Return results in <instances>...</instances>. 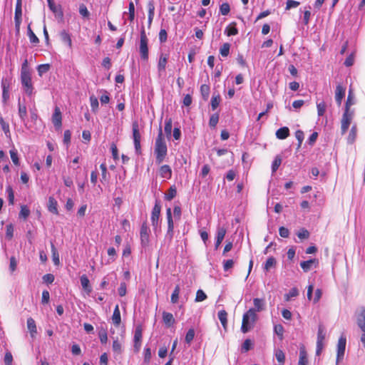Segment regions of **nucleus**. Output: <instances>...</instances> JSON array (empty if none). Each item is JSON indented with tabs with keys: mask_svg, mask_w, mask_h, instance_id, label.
Returning a JSON list of instances; mask_svg holds the SVG:
<instances>
[{
	"mask_svg": "<svg viewBox=\"0 0 365 365\" xmlns=\"http://www.w3.org/2000/svg\"><path fill=\"white\" fill-rule=\"evenodd\" d=\"M143 329L140 325L136 327L134 334V351L138 352L141 346Z\"/></svg>",
	"mask_w": 365,
	"mask_h": 365,
	"instance_id": "1a4fd4ad",
	"label": "nucleus"
},
{
	"mask_svg": "<svg viewBox=\"0 0 365 365\" xmlns=\"http://www.w3.org/2000/svg\"><path fill=\"white\" fill-rule=\"evenodd\" d=\"M352 120V113L349 110L344 111L341 118V134L344 135L348 130Z\"/></svg>",
	"mask_w": 365,
	"mask_h": 365,
	"instance_id": "6e6552de",
	"label": "nucleus"
},
{
	"mask_svg": "<svg viewBox=\"0 0 365 365\" xmlns=\"http://www.w3.org/2000/svg\"><path fill=\"white\" fill-rule=\"evenodd\" d=\"M168 62V57L166 55L161 54L158 63V72L160 74L165 70L166 64Z\"/></svg>",
	"mask_w": 365,
	"mask_h": 365,
	"instance_id": "aec40b11",
	"label": "nucleus"
},
{
	"mask_svg": "<svg viewBox=\"0 0 365 365\" xmlns=\"http://www.w3.org/2000/svg\"><path fill=\"white\" fill-rule=\"evenodd\" d=\"M206 298H207V295L202 289L197 290V292L196 293V297H195L196 302H202Z\"/></svg>",
	"mask_w": 365,
	"mask_h": 365,
	"instance_id": "4d7b16f0",
	"label": "nucleus"
},
{
	"mask_svg": "<svg viewBox=\"0 0 365 365\" xmlns=\"http://www.w3.org/2000/svg\"><path fill=\"white\" fill-rule=\"evenodd\" d=\"M50 69V65L46 64H41L38 66L37 71L39 74V76H42L43 73H47Z\"/></svg>",
	"mask_w": 365,
	"mask_h": 365,
	"instance_id": "a19ab883",
	"label": "nucleus"
},
{
	"mask_svg": "<svg viewBox=\"0 0 365 365\" xmlns=\"http://www.w3.org/2000/svg\"><path fill=\"white\" fill-rule=\"evenodd\" d=\"M297 236L301 240H306L309 238V232L307 230L302 228L298 232Z\"/></svg>",
	"mask_w": 365,
	"mask_h": 365,
	"instance_id": "864d4df0",
	"label": "nucleus"
},
{
	"mask_svg": "<svg viewBox=\"0 0 365 365\" xmlns=\"http://www.w3.org/2000/svg\"><path fill=\"white\" fill-rule=\"evenodd\" d=\"M254 308L249 310H252L254 313L256 312H262L265 309V302L264 299L255 298L253 299Z\"/></svg>",
	"mask_w": 365,
	"mask_h": 365,
	"instance_id": "2eb2a0df",
	"label": "nucleus"
},
{
	"mask_svg": "<svg viewBox=\"0 0 365 365\" xmlns=\"http://www.w3.org/2000/svg\"><path fill=\"white\" fill-rule=\"evenodd\" d=\"M10 155H11V160L14 163V164L16 165H19V157H18L17 150L16 149L11 150H10Z\"/></svg>",
	"mask_w": 365,
	"mask_h": 365,
	"instance_id": "79ce46f5",
	"label": "nucleus"
},
{
	"mask_svg": "<svg viewBox=\"0 0 365 365\" xmlns=\"http://www.w3.org/2000/svg\"><path fill=\"white\" fill-rule=\"evenodd\" d=\"M354 103V96H353L352 91L351 90H349V95H348L347 100H346V105H345V110H349L350 106L351 105H353Z\"/></svg>",
	"mask_w": 365,
	"mask_h": 365,
	"instance_id": "ea45409f",
	"label": "nucleus"
},
{
	"mask_svg": "<svg viewBox=\"0 0 365 365\" xmlns=\"http://www.w3.org/2000/svg\"><path fill=\"white\" fill-rule=\"evenodd\" d=\"M150 229L146 222H143L140 228V241L143 247H146L149 243Z\"/></svg>",
	"mask_w": 365,
	"mask_h": 365,
	"instance_id": "9b49d317",
	"label": "nucleus"
},
{
	"mask_svg": "<svg viewBox=\"0 0 365 365\" xmlns=\"http://www.w3.org/2000/svg\"><path fill=\"white\" fill-rule=\"evenodd\" d=\"M163 319L164 323L168 326L170 327L175 322V319L171 313L163 312Z\"/></svg>",
	"mask_w": 365,
	"mask_h": 365,
	"instance_id": "393cba45",
	"label": "nucleus"
},
{
	"mask_svg": "<svg viewBox=\"0 0 365 365\" xmlns=\"http://www.w3.org/2000/svg\"><path fill=\"white\" fill-rule=\"evenodd\" d=\"M172 131V120L171 118H168L165 120V132L168 137L171 135Z\"/></svg>",
	"mask_w": 365,
	"mask_h": 365,
	"instance_id": "37998d69",
	"label": "nucleus"
},
{
	"mask_svg": "<svg viewBox=\"0 0 365 365\" xmlns=\"http://www.w3.org/2000/svg\"><path fill=\"white\" fill-rule=\"evenodd\" d=\"M289 135V130L287 127H282L278 129L276 132V136L277 138L283 140L287 138Z\"/></svg>",
	"mask_w": 365,
	"mask_h": 365,
	"instance_id": "5701e85b",
	"label": "nucleus"
},
{
	"mask_svg": "<svg viewBox=\"0 0 365 365\" xmlns=\"http://www.w3.org/2000/svg\"><path fill=\"white\" fill-rule=\"evenodd\" d=\"M168 153V148L165 142V137L163 134L161 126L159 128V132L155 142L154 153L155 155V162L157 164H161Z\"/></svg>",
	"mask_w": 365,
	"mask_h": 365,
	"instance_id": "f257e3e1",
	"label": "nucleus"
},
{
	"mask_svg": "<svg viewBox=\"0 0 365 365\" xmlns=\"http://www.w3.org/2000/svg\"><path fill=\"white\" fill-rule=\"evenodd\" d=\"M195 336V331L193 329H190L186 334L185 341L189 344L193 340Z\"/></svg>",
	"mask_w": 365,
	"mask_h": 365,
	"instance_id": "13d9d810",
	"label": "nucleus"
},
{
	"mask_svg": "<svg viewBox=\"0 0 365 365\" xmlns=\"http://www.w3.org/2000/svg\"><path fill=\"white\" fill-rule=\"evenodd\" d=\"M6 236L8 239L10 240L13 237L14 227L11 224H9L6 226Z\"/></svg>",
	"mask_w": 365,
	"mask_h": 365,
	"instance_id": "0e129e2a",
	"label": "nucleus"
},
{
	"mask_svg": "<svg viewBox=\"0 0 365 365\" xmlns=\"http://www.w3.org/2000/svg\"><path fill=\"white\" fill-rule=\"evenodd\" d=\"M48 209L51 212L58 214L57 202L53 197L48 199Z\"/></svg>",
	"mask_w": 365,
	"mask_h": 365,
	"instance_id": "bb28decb",
	"label": "nucleus"
},
{
	"mask_svg": "<svg viewBox=\"0 0 365 365\" xmlns=\"http://www.w3.org/2000/svg\"><path fill=\"white\" fill-rule=\"evenodd\" d=\"M299 294V291L296 287L290 289L289 292L285 295L286 300H289L290 298L297 297Z\"/></svg>",
	"mask_w": 365,
	"mask_h": 365,
	"instance_id": "052dcab7",
	"label": "nucleus"
},
{
	"mask_svg": "<svg viewBox=\"0 0 365 365\" xmlns=\"http://www.w3.org/2000/svg\"><path fill=\"white\" fill-rule=\"evenodd\" d=\"M79 13L85 18H88L90 16V12L88 11L87 7L83 4L79 6Z\"/></svg>",
	"mask_w": 365,
	"mask_h": 365,
	"instance_id": "5fc2aeb1",
	"label": "nucleus"
},
{
	"mask_svg": "<svg viewBox=\"0 0 365 365\" xmlns=\"http://www.w3.org/2000/svg\"><path fill=\"white\" fill-rule=\"evenodd\" d=\"M161 211L160 202L158 200H155L154 207L151 212V222L155 232L157 231L159 225V218Z\"/></svg>",
	"mask_w": 365,
	"mask_h": 365,
	"instance_id": "39448f33",
	"label": "nucleus"
},
{
	"mask_svg": "<svg viewBox=\"0 0 365 365\" xmlns=\"http://www.w3.org/2000/svg\"><path fill=\"white\" fill-rule=\"evenodd\" d=\"M1 88H2V98L4 103L9 98V87H10V80L8 78H3L1 79Z\"/></svg>",
	"mask_w": 365,
	"mask_h": 365,
	"instance_id": "f8f14e48",
	"label": "nucleus"
},
{
	"mask_svg": "<svg viewBox=\"0 0 365 365\" xmlns=\"http://www.w3.org/2000/svg\"><path fill=\"white\" fill-rule=\"evenodd\" d=\"M319 264V261L317 259H312L307 261L301 262L300 266L304 272H307L312 269V265L316 267Z\"/></svg>",
	"mask_w": 365,
	"mask_h": 365,
	"instance_id": "dca6fc26",
	"label": "nucleus"
},
{
	"mask_svg": "<svg viewBox=\"0 0 365 365\" xmlns=\"http://www.w3.org/2000/svg\"><path fill=\"white\" fill-rule=\"evenodd\" d=\"M295 137L298 140V149H299L301 147L302 143L304 140V132L301 130H297L295 132Z\"/></svg>",
	"mask_w": 365,
	"mask_h": 365,
	"instance_id": "de8ad7c7",
	"label": "nucleus"
},
{
	"mask_svg": "<svg viewBox=\"0 0 365 365\" xmlns=\"http://www.w3.org/2000/svg\"><path fill=\"white\" fill-rule=\"evenodd\" d=\"M28 36L29 37V40H30L31 43H34V44H37L39 43L38 38L33 32L30 26H28Z\"/></svg>",
	"mask_w": 365,
	"mask_h": 365,
	"instance_id": "72a5a7b5",
	"label": "nucleus"
},
{
	"mask_svg": "<svg viewBox=\"0 0 365 365\" xmlns=\"http://www.w3.org/2000/svg\"><path fill=\"white\" fill-rule=\"evenodd\" d=\"M220 52L222 57L226 58L228 56V43H225L222 45Z\"/></svg>",
	"mask_w": 365,
	"mask_h": 365,
	"instance_id": "e2e57ef3",
	"label": "nucleus"
},
{
	"mask_svg": "<svg viewBox=\"0 0 365 365\" xmlns=\"http://www.w3.org/2000/svg\"><path fill=\"white\" fill-rule=\"evenodd\" d=\"M27 327L30 331L31 336L34 337V334H36L37 330H36V322L34 320V319H32L31 317H30L27 319Z\"/></svg>",
	"mask_w": 365,
	"mask_h": 365,
	"instance_id": "b1692460",
	"label": "nucleus"
},
{
	"mask_svg": "<svg viewBox=\"0 0 365 365\" xmlns=\"http://www.w3.org/2000/svg\"><path fill=\"white\" fill-rule=\"evenodd\" d=\"M177 194L176 188L174 186H172L168 190V193L165 195V199L167 200H173Z\"/></svg>",
	"mask_w": 365,
	"mask_h": 365,
	"instance_id": "58836bf2",
	"label": "nucleus"
},
{
	"mask_svg": "<svg viewBox=\"0 0 365 365\" xmlns=\"http://www.w3.org/2000/svg\"><path fill=\"white\" fill-rule=\"evenodd\" d=\"M357 129L356 125H353L351 128L349 134L347 138V142L349 144H353L356 140Z\"/></svg>",
	"mask_w": 365,
	"mask_h": 365,
	"instance_id": "c85d7f7f",
	"label": "nucleus"
},
{
	"mask_svg": "<svg viewBox=\"0 0 365 365\" xmlns=\"http://www.w3.org/2000/svg\"><path fill=\"white\" fill-rule=\"evenodd\" d=\"M98 336L102 344H106L108 341L107 331L106 329L101 328L98 332Z\"/></svg>",
	"mask_w": 365,
	"mask_h": 365,
	"instance_id": "4c0bfd02",
	"label": "nucleus"
},
{
	"mask_svg": "<svg viewBox=\"0 0 365 365\" xmlns=\"http://www.w3.org/2000/svg\"><path fill=\"white\" fill-rule=\"evenodd\" d=\"M166 215L168 219V231L166 237L169 240V241H171L173 237L174 224L172 217L171 209L170 207L166 210Z\"/></svg>",
	"mask_w": 365,
	"mask_h": 365,
	"instance_id": "9d476101",
	"label": "nucleus"
},
{
	"mask_svg": "<svg viewBox=\"0 0 365 365\" xmlns=\"http://www.w3.org/2000/svg\"><path fill=\"white\" fill-rule=\"evenodd\" d=\"M19 115L20 118L24 121L27 115L26 107L25 105H21L20 102L19 103Z\"/></svg>",
	"mask_w": 365,
	"mask_h": 365,
	"instance_id": "473e14b6",
	"label": "nucleus"
},
{
	"mask_svg": "<svg viewBox=\"0 0 365 365\" xmlns=\"http://www.w3.org/2000/svg\"><path fill=\"white\" fill-rule=\"evenodd\" d=\"M317 107L318 115L322 116L326 111L327 106H326L325 103L322 102V103H317Z\"/></svg>",
	"mask_w": 365,
	"mask_h": 365,
	"instance_id": "6e6d98bb",
	"label": "nucleus"
},
{
	"mask_svg": "<svg viewBox=\"0 0 365 365\" xmlns=\"http://www.w3.org/2000/svg\"><path fill=\"white\" fill-rule=\"evenodd\" d=\"M80 280L83 289L89 294L91 292V287L90 286V282L88 277L83 274L81 277Z\"/></svg>",
	"mask_w": 365,
	"mask_h": 365,
	"instance_id": "412c9836",
	"label": "nucleus"
},
{
	"mask_svg": "<svg viewBox=\"0 0 365 365\" xmlns=\"http://www.w3.org/2000/svg\"><path fill=\"white\" fill-rule=\"evenodd\" d=\"M30 215V210L26 205L21 207V211L19 212V217L26 219Z\"/></svg>",
	"mask_w": 365,
	"mask_h": 365,
	"instance_id": "09e8293b",
	"label": "nucleus"
},
{
	"mask_svg": "<svg viewBox=\"0 0 365 365\" xmlns=\"http://www.w3.org/2000/svg\"><path fill=\"white\" fill-rule=\"evenodd\" d=\"M0 124L1 125V128L5 133V134L7 135L10 133L9 130V125L7 123H6L4 119L0 117Z\"/></svg>",
	"mask_w": 365,
	"mask_h": 365,
	"instance_id": "680f3d73",
	"label": "nucleus"
},
{
	"mask_svg": "<svg viewBox=\"0 0 365 365\" xmlns=\"http://www.w3.org/2000/svg\"><path fill=\"white\" fill-rule=\"evenodd\" d=\"M52 122L55 127L59 128L62 125L61 112L58 107H56L52 116Z\"/></svg>",
	"mask_w": 365,
	"mask_h": 365,
	"instance_id": "ddd939ff",
	"label": "nucleus"
},
{
	"mask_svg": "<svg viewBox=\"0 0 365 365\" xmlns=\"http://www.w3.org/2000/svg\"><path fill=\"white\" fill-rule=\"evenodd\" d=\"M346 339L344 336H341L339 339L337 344V356L336 365H339V363L343 359L345 352Z\"/></svg>",
	"mask_w": 365,
	"mask_h": 365,
	"instance_id": "0eeeda50",
	"label": "nucleus"
},
{
	"mask_svg": "<svg viewBox=\"0 0 365 365\" xmlns=\"http://www.w3.org/2000/svg\"><path fill=\"white\" fill-rule=\"evenodd\" d=\"M180 291V287H179V285H177L175 287L174 291L171 295V302L172 303L175 304L178 302Z\"/></svg>",
	"mask_w": 365,
	"mask_h": 365,
	"instance_id": "e433bc0d",
	"label": "nucleus"
},
{
	"mask_svg": "<svg viewBox=\"0 0 365 365\" xmlns=\"http://www.w3.org/2000/svg\"><path fill=\"white\" fill-rule=\"evenodd\" d=\"M325 336V328L323 324H320L318 327L317 340L324 341Z\"/></svg>",
	"mask_w": 365,
	"mask_h": 365,
	"instance_id": "f704fd0d",
	"label": "nucleus"
},
{
	"mask_svg": "<svg viewBox=\"0 0 365 365\" xmlns=\"http://www.w3.org/2000/svg\"><path fill=\"white\" fill-rule=\"evenodd\" d=\"M299 5V2L294 0H288L287 1L286 9L289 10L292 8H296Z\"/></svg>",
	"mask_w": 365,
	"mask_h": 365,
	"instance_id": "69168bd1",
	"label": "nucleus"
},
{
	"mask_svg": "<svg viewBox=\"0 0 365 365\" xmlns=\"http://www.w3.org/2000/svg\"><path fill=\"white\" fill-rule=\"evenodd\" d=\"M21 81L26 93L31 96L34 87L31 82V73H21Z\"/></svg>",
	"mask_w": 365,
	"mask_h": 365,
	"instance_id": "423d86ee",
	"label": "nucleus"
},
{
	"mask_svg": "<svg viewBox=\"0 0 365 365\" xmlns=\"http://www.w3.org/2000/svg\"><path fill=\"white\" fill-rule=\"evenodd\" d=\"M200 92L203 98L205 100L207 99L210 93V87L206 84L202 85L200 87Z\"/></svg>",
	"mask_w": 365,
	"mask_h": 365,
	"instance_id": "a18cd8bd",
	"label": "nucleus"
},
{
	"mask_svg": "<svg viewBox=\"0 0 365 365\" xmlns=\"http://www.w3.org/2000/svg\"><path fill=\"white\" fill-rule=\"evenodd\" d=\"M357 324L363 332H365V308H362L357 316Z\"/></svg>",
	"mask_w": 365,
	"mask_h": 365,
	"instance_id": "a211bd4d",
	"label": "nucleus"
},
{
	"mask_svg": "<svg viewBox=\"0 0 365 365\" xmlns=\"http://www.w3.org/2000/svg\"><path fill=\"white\" fill-rule=\"evenodd\" d=\"M345 96V88L341 85L338 84L335 91V100L339 106H341L342 99Z\"/></svg>",
	"mask_w": 365,
	"mask_h": 365,
	"instance_id": "4468645a",
	"label": "nucleus"
},
{
	"mask_svg": "<svg viewBox=\"0 0 365 365\" xmlns=\"http://www.w3.org/2000/svg\"><path fill=\"white\" fill-rule=\"evenodd\" d=\"M6 192L8 194L9 203L10 205H14V191H13V189H12L11 186V185H8L6 187Z\"/></svg>",
	"mask_w": 365,
	"mask_h": 365,
	"instance_id": "c9c22d12",
	"label": "nucleus"
},
{
	"mask_svg": "<svg viewBox=\"0 0 365 365\" xmlns=\"http://www.w3.org/2000/svg\"><path fill=\"white\" fill-rule=\"evenodd\" d=\"M275 356L278 362L284 364L285 360V355L282 350H277L275 354Z\"/></svg>",
	"mask_w": 365,
	"mask_h": 365,
	"instance_id": "bf43d9fd",
	"label": "nucleus"
},
{
	"mask_svg": "<svg viewBox=\"0 0 365 365\" xmlns=\"http://www.w3.org/2000/svg\"><path fill=\"white\" fill-rule=\"evenodd\" d=\"M148 38L144 29L140 31V56L143 60L148 59Z\"/></svg>",
	"mask_w": 365,
	"mask_h": 365,
	"instance_id": "20e7f679",
	"label": "nucleus"
},
{
	"mask_svg": "<svg viewBox=\"0 0 365 365\" xmlns=\"http://www.w3.org/2000/svg\"><path fill=\"white\" fill-rule=\"evenodd\" d=\"M51 247L53 261L56 265H58L59 262H60L58 252L53 243H51Z\"/></svg>",
	"mask_w": 365,
	"mask_h": 365,
	"instance_id": "2f4dec72",
	"label": "nucleus"
},
{
	"mask_svg": "<svg viewBox=\"0 0 365 365\" xmlns=\"http://www.w3.org/2000/svg\"><path fill=\"white\" fill-rule=\"evenodd\" d=\"M219 120L218 113H214L210 116L209 125L212 128H215Z\"/></svg>",
	"mask_w": 365,
	"mask_h": 365,
	"instance_id": "c03bdc74",
	"label": "nucleus"
},
{
	"mask_svg": "<svg viewBox=\"0 0 365 365\" xmlns=\"http://www.w3.org/2000/svg\"><path fill=\"white\" fill-rule=\"evenodd\" d=\"M252 346V342L250 339H246L242 345V351L247 352L248 351Z\"/></svg>",
	"mask_w": 365,
	"mask_h": 365,
	"instance_id": "3c124183",
	"label": "nucleus"
},
{
	"mask_svg": "<svg viewBox=\"0 0 365 365\" xmlns=\"http://www.w3.org/2000/svg\"><path fill=\"white\" fill-rule=\"evenodd\" d=\"M132 131H133V139L134 142V146L135 152L138 155L141 154V146L140 140L141 135L140 133L139 124L137 120H135L132 123Z\"/></svg>",
	"mask_w": 365,
	"mask_h": 365,
	"instance_id": "7ed1b4c3",
	"label": "nucleus"
},
{
	"mask_svg": "<svg viewBox=\"0 0 365 365\" xmlns=\"http://www.w3.org/2000/svg\"><path fill=\"white\" fill-rule=\"evenodd\" d=\"M21 16H22L21 0H17L16 9H15L14 20L21 19Z\"/></svg>",
	"mask_w": 365,
	"mask_h": 365,
	"instance_id": "c756f323",
	"label": "nucleus"
},
{
	"mask_svg": "<svg viewBox=\"0 0 365 365\" xmlns=\"http://www.w3.org/2000/svg\"><path fill=\"white\" fill-rule=\"evenodd\" d=\"M17 267V262L15 257H11L10 258V264H9V269L11 272H14Z\"/></svg>",
	"mask_w": 365,
	"mask_h": 365,
	"instance_id": "338daca9",
	"label": "nucleus"
},
{
	"mask_svg": "<svg viewBox=\"0 0 365 365\" xmlns=\"http://www.w3.org/2000/svg\"><path fill=\"white\" fill-rule=\"evenodd\" d=\"M257 319V314L252 310H248L244 315L242 324V331L244 333L249 331L255 324Z\"/></svg>",
	"mask_w": 365,
	"mask_h": 365,
	"instance_id": "f03ea898",
	"label": "nucleus"
},
{
	"mask_svg": "<svg viewBox=\"0 0 365 365\" xmlns=\"http://www.w3.org/2000/svg\"><path fill=\"white\" fill-rule=\"evenodd\" d=\"M90 101L92 110L96 112L98 108V101L97 98L94 96H91L90 97Z\"/></svg>",
	"mask_w": 365,
	"mask_h": 365,
	"instance_id": "49530a36",
	"label": "nucleus"
},
{
	"mask_svg": "<svg viewBox=\"0 0 365 365\" xmlns=\"http://www.w3.org/2000/svg\"><path fill=\"white\" fill-rule=\"evenodd\" d=\"M276 265V259L274 257H269L265 264H264V270H266L267 272L269 271L271 268L275 267Z\"/></svg>",
	"mask_w": 365,
	"mask_h": 365,
	"instance_id": "7c9ffc66",
	"label": "nucleus"
},
{
	"mask_svg": "<svg viewBox=\"0 0 365 365\" xmlns=\"http://www.w3.org/2000/svg\"><path fill=\"white\" fill-rule=\"evenodd\" d=\"M218 318L225 329L227 331V313L225 310H221L218 312Z\"/></svg>",
	"mask_w": 365,
	"mask_h": 365,
	"instance_id": "a878e982",
	"label": "nucleus"
},
{
	"mask_svg": "<svg viewBox=\"0 0 365 365\" xmlns=\"http://www.w3.org/2000/svg\"><path fill=\"white\" fill-rule=\"evenodd\" d=\"M159 175L161 178L170 179L172 177V170L168 165H163L159 168Z\"/></svg>",
	"mask_w": 365,
	"mask_h": 365,
	"instance_id": "f3484780",
	"label": "nucleus"
},
{
	"mask_svg": "<svg viewBox=\"0 0 365 365\" xmlns=\"http://www.w3.org/2000/svg\"><path fill=\"white\" fill-rule=\"evenodd\" d=\"M62 41L67 43L69 48L72 46V41L70 34L65 30L62 31L60 34Z\"/></svg>",
	"mask_w": 365,
	"mask_h": 365,
	"instance_id": "cd10ccee",
	"label": "nucleus"
},
{
	"mask_svg": "<svg viewBox=\"0 0 365 365\" xmlns=\"http://www.w3.org/2000/svg\"><path fill=\"white\" fill-rule=\"evenodd\" d=\"M307 354L304 347H301L299 351V359L298 365H307Z\"/></svg>",
	"mask_w": 365,
	"mask_h": 365,
	"instance_id": "4be33fe9",
	"label": "nucleus"
},
{
	"mask_svg": "<svg viewBox=\"0 0 365 365\" xmlns=\"http://www.w3.org/2000/svg\"><path fill=\"white\" fill-rule=\"evenodd\" d=\"M13 361V356L10 352H6L4 356L5 365H11Z\"/></svg>",
	"mask_w": 365,
	"mask_h": 365,
	"instance_id": "774afa93",
	"label": "nucleus"
},
{
	"mask_svg": "<svg viewBox=\"0 0 365 365\" xmlns=\"http://www.w3.org/2000/svg\"><path fill=\"white\" fill-rule=\"evenodd\" d=\"M113 323L115 327H118L121 322L120 312L119 307L117 304L114 309L113 314L112 316Z\"/></svg>",
	"mask_w": 365,
	"mask_h": 365,
	"instance_id": "6ab92c4d",
	"label": "nucleus"
},
{
	"mask_svg": "<svg viewBox=\"0 0 365 365\" xmlns=\"http://www.w3.org/2000/svg\"><path fill=\"white\" fill-rule=\"evenodd\" d=\"M282 163V159L279 156H277L274 159V160L272 163V173H274L277 171V170L279 168Z\"/></svg>",
	"mask_w": 365,
	"mask_h": 365,
	"instance_id": "8fccbe9b",
	"label": "nucleus"
},
{
	"mask_svg": "<svg viewBox=\"0 0 365 365\" xmlns=\"http://www.w3.org/2000/svg\"><path fill=\"white\" fill-rule=\"evenodd\" d=\"M220 96H212L211 99V106L212 110H215L220 104Z\"/></svg>",
	"mask_w": 365,
	"mask_h": 365,
	"instance_id": "603ef678",
	"label": "nucleus"
}]
</instances>
